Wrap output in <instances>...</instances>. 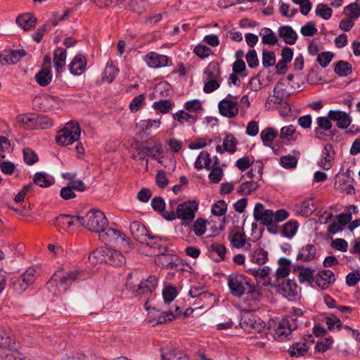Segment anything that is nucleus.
I'll return each mask as SVG.
<instances>
[{"label":"nucleus","mask_w":360,"mask_h":360,"mask_svg":"<svg viewBox=\"0 0 360 360\" xmlns=\"http://www.w3.org/2000/svg\"><path fill=\"white\" fill-rule=\"evenodd\" d=\"M195 167L198 169H201L204 167L207 170H210L213 167L208 152L202 151L200 153L195 160Z\"/></svg>","instance_id":"e433bc0d"},{"label":"nucleus","mask_w":360,"mask_h":360,"mask_svg":"<svg viewBox=\"0 0 360 360\" xmlns=\"http://www.w3.org/2000/svg\"><path fill=\"white\" fill-rule=\"evenodd\" d=\"M316 284L321 289L324 290L334 283L336 278L335 274L328 269H322L315 276Z\"/></svg>","instance_id":"f3484780"},{"label":"nucleus","mask_w":360,"mask_h":360,"mask_svg":"<svg viewBox=\"0 0 360 360\" xmlns=\"http://www.w3.org/2000/svg\"><path fill=\"white\" fill-rule=\"evenodd\" d=\"M15 22L24 31H28L35 27L37 18L32 13H26L20 15L16 18Z\"/></svg>","instance_id":"b1692460"},{"label":"nucleus","mask_w":360,"mask_h":360,"mask_svg":"<svg viewBox=\"0 0 360 360\" xmlns=\"http://www.w3.org/2000/svg\"><path fill=\"white\" fill-rule=\"evenodd\" d=\"M330 120L336 122V126L341 129H347L352 122V117L349 113L341 110H329Z\"/></svg>","instance_id":"6ab92c4d"},{"label":"nucleus","mask_w":360,"mask_h":360,"mask_svg":"<svg viewBox=\"0 0 360 360\" xmlns=\"http://www.w3.org/2000/svg\"><path fill=\"white\" fill-rule=\"evenodd\" d=\"M278 34L285 44L290 45L295 44L297 39L296 32L290 25L281 26L278 30Z\"/></svg>","instance_id":"a878e982"},{"label":"nucleus","mask_w":360,"mask_h":360,"mask_svg":"<svg viewBox=\"0 0 360 360\" xmlns=\"http://www.w3.org/2000/svg\"><path fill=\"white\" fill-rule=\"evenodd\" d=\"M78 219L82 227L98 234L103 232V229L106 228L108 224L105 214L99 210L91 209L86 214L85 217H81Z\"/></svg>","instance_id":"7ed1b4c3"},{"label":"nucleus","mask_w":360,"mask_h":360,"mask_svg":"<svg viewBox=\"0 0 360 360\" xmlns=\"http://www.w3.org/2000/svg\"><path fill=\"white\" fill-rule=\"evenodd\" d=\"M233 96L228 94L226 97L218 103V108L220 115L227 118H233L238 113V103L231 101L229 98Z\"/></svg>","instance_id":"4468645a"},{"label":"nucleus","mask_w":360,"mask_h":360,"mask_svg":"<svg viewBox=\"0 0 360 360\" xmlns=\"http://www.w3.org/2000/svg\"><path fill=\"white\" fill-rule=\"evenodd\" d=\"M278 136V133L272 128H266L260 133L261 139L265 146H269V143Z\"/></svg>","instance_id":"09e8293b"},{"label":"nucleus","mask_w":360,"mask_h":360,"mask_svg":"<svg viewBox=\"0 0 360 360\" xmlns=\"http://www.w3.org/2000/svg\"><path fill=\"white\" fill-rule=\"evenodd\" d=\"M67 58V51L62 48H58L54 51L53 64L57 73L63 71V66L65 64Z\"/></svg>","instance_id":"f704fd0d"},{"label":"nucleus","mask_w":360,"mask_h":360,"mask_svg":"<svg viewBox=\"0 0 360 360\" xmlns=\"http://www.w3.org/2000/svg\"><path fill=\"white\" fill-rule=\"evenodd\" d=\"M335 158V151L331 144H326L323 148L321 154L320 160L318 162L323 169H329L332 167L333 162Z\"/></svg>","instance_id":"a211bd4d"},{"label":"nucleus","mask_w":360,"mask_h":360,"mask_svg":"<svg viewBox=\"0 0 360 360\" xmlns=\"http://www.w3.org/2000/svg\"><path fill=\"white\" fill-rule=\"evenodd\" d=\"M278 267L276 271V279L278 280L287 277L290 273L291 262L285 257H281L278 262Z\"/></svg>","instance_id":"473e14b6"},{"label":"nucleus","mask_w":360,"mask_h":360,"mask_svg":"<svg viewBox=\"0 0 360 360\" xmlns=\"http://www.w3.org/2000/svg\"><path fill=\"white\" fill-rule=\"evenodd\" d=\"M259 35L262 38V42L264 44L275 45L278 42V39L275 33L269 27H263L260 30Z\"/></svg>","instance_id":"a19ab883"},{"label":"nucleus","mask_w":360,"mask_h":360,"mask_svg":"<svg viewBox=\"0 0 360 360\" xmlns=\"http://www.w3.org/2000/svg\"><path fill=\"white\" fill-rule=\"evenodd\" d=\"M16 123L20 127L26 129L37 128V115L32 113L20 115L16 117Z\"/></svg>","instance_id":"bb28decb"},{"label":"nucleus","mask_w":360,"mask_h":360,"mask_svg":"<svg viewBox=\"0 0 360 360\" xmlns=\"http://www.w3.org/2000/svg\"><path fill=\"white\" fill-rule=\"evenodd\" d=\"M80 134L81 129L78 123L70 121L58 132L56 141L58 144L66 146L77 141Z\"/></svg>","instance_id":"423d86ee"},{"label":"nucleus","mask_w":360,"mask_h":360,"mask_svg":"<svg viewBox=\"0 0 360 360\" xmlns=\"http://www.w3.org/2000/svg\"><path fill=\"white\" fill-rule=\"evenodd\" d=\"M39 274V268L31 266L28 268L20 276L12 282L13 289L19 294L25 291L28 287L33 284Z\"/></svg>","instance_id":"1a4fd4ad"},{"label":"nucleus","mask_w":360,"mask_h":360,"mask_svg":"<svg viewBox=\"0 0 360 360\" xmlns=\"http://www.w3.org/2000/svg\"><path fill=\"white\" fill-rule=\"evenodd\" d=\"M106 247H101L94 250L89 256V260L92 264L106 262L105 257Z\"/></svg>","instance_id":"37998d69"},{"label":"nucleus","mask_w":360,"mask_h":360,"mask_svg":"<svg viewBox=\"0 0 360 360\" xmlns=\"http://www.w3.org/2000/svg\"><path fill=\"white\" fill-rule=\"evenodd\" d=\"M239 325L248 333H261L266 328V323L257 314L248 311L240 312Z\"/></svg>","instance_id":"0eeeda50"},{"label":"nucleus","mask_w":360,"mask_h":360,"mask_svg":"<svg viewBox=\"0 0 360 360\" xmlns=\"http://www.w3.org/2000/svg\"><path fill=\"white\" fill-rule=\"evenodd\" d=\"M98 235L100 239L104 243H108L120 238H122L123 240H125V238L122 237L124 235L119 230L108 226L103 229V232H101Z\"/></svg>","instance_id":"72a5a7b5"},{"label":"nucleus","mask_w":360,"mask_h":360,"mask_svg":"<svg viewBox=\"0 0 360 360\" xmlns=\"http://www.w3.org/2000/svg\"><path fill=\"white\" fill-rule=\"evenodd\" d=\"M89 277L90 273L82 269L68 272L59 270L46 283V288L53 296H59L65 293L74 282H80Z\"/></svg>","instance_id":"f257e3e1"},{"label":"nucleus","mask_w":360,"mask_h":360,"mask_svg":"<svg viewBox=\"0 0 360 360\" xmlns=\"http://www.w3.org/2000/svg\"><path fill=\"white\" fill-rule=\"evenodd\" d=\"M280 163L283 168L292 169L297 166V159L293 155H285L281 158Z\"/></svg>","instance_id":"338daca9"},{"label":"nucleus","mask_w":360,"mask_h":360,"mask_svg":"<svg viewBox=\"0 0 360 360\" xmlns=\"http://www.w3.org/2000/svg\"><path fill=\"white\" fill-rule=\"evenodd\" d=\"M0 347L9 350L15 349V342L11 336L9 331L0 327Z\"/></svg>","instance_id":"c9c22d12"},{"label":"nucleus","mask_w":360,"mask_h":360,"mask_svg":"<svg viewBox=\"0 0 360 360\" xmlns=\"http://www.w3.org/2000/svg\"><path fill=\"white\" fill-rule=\"evenodd\" d=\"M158 278L155 276H150L147 279L138 283L134 281L131 274L127 276L126 288L136 295L150 294L158 285Z\"/></svg>","instance_id":"20e7f679"},{"label":"nucleus","mask_w":360,"mask_h":360,"mask_svg":"<svg viewBox=\"0 0 360 360\" xmlns=\"http://www.w3.org/2000/svg\"><path fill=\"white\" fill-rule=\"evenodd\" d=\"M145 61L152 68H159L168 65L169 58L155 52H150L146 56Z\"/></svg>","instance_id":"aec40b11"},{"label":"nucleus","mask_w":360,"mask_h":360,"mask_svg":"<svg viewBox=\"0 0 360 360\" xmlns=\"http://www.w3.org/2000/svg\"><path fill=\"white\" fill-rule=\"evenodd\" d=\"M163 152L162 145L160 142H157L153 147L140 146L137 148V155H134V158L138 157L139 160L146 162V169H148V157L158 160L161 163L162 161L159 159Z\"/></svg>","instance_id":"9b49d317"},{"label":"nucleus","mask_w":360,"mask_h":360,"mask_svg":"<svg viewBox=\"0 0 360 360\" xmlns=\"http://www.w3.org/2000/svg\"><path fill=\"white\" fill-rule=\"evenodd\" d=\"M286 84L284 79L278 81L274 86L273 98H269L265 103L266 108L270 109L276 104H280L286 98L290 96V93L286 89Z\"/></svg>","instance_id":"f8f14e48"},{"label":"nucleus","mask_w":360,"mask_h":360,"mask_svg":"<svg viewBox=\"0 0 360 360\" xmlns=\"http://www.w3.org/2000/svg\"><path fill=\"white\" fill-rule=\"evenodd\" d=\"M250 278L239 274H232L228 277V285L231 293L236 297L244 294L250 295L253 299L258 300L260 296L257 286L251 283Z\"/></svg>","instance_id":"f03ea898"},{"label":"nucleus","mask_w":360,"mask_h":360,"mask_svg":"<svg viewBox=\"0 0 360 360\" xmlns=\"http://www.w3.org/2000/svg\"><path fill=\"white\" fill-rule=\"evenodd\" d=\"M259 187L257 181H248L243 183L237 188V193L243 195H248L255 191Z\"/></svg>","instance_id":"c03bdc74"},{"label":"nucleus","mask_w":360,"mask_h":360,"mask_svg":"<svg viewBox=\"0 0 360 360\" xmlns=\"http://www.w3.org/2000/svg\"><path fill=\"white\" fill-rule=\"evenodd\" d=\"M155 263L162 268L173 269L177 266L178 257L168 252L167 247H163L155 257Z\"/></svg>","instance_id":"ddd939ff"},{"label":"nucleus","mask_w":360,"mask_h":360,"mask_svg":"<svg viewBox=\"0 0 360 360\" xmlns=\"http://www.w3.org/2000/svg\"><path fill=\"white\" fill-rule=\"evenodd\" d=\"M86 59L82 54L76 55L69 64V70L74 75H80L86 69Z\"/></svg>","instance_id":"393cba45"},{"label":"nucleus","mask_w":360,"mask_h":360,"mask_svg":"<svg viewBox=\"0 0 360 360\" xmlns=\"http://www.w3.org/2000/svg\"><path fill=\"white\" fill-rule=\"evenodd\" d=\"M106 263L113 266H121L126 262V259L122 253L117 250L106 247L105 250Z\"/></svg>","instance_id":"cd10ccee"},{"label":"nucleus","mask_w":360,"mask_h":360,"mask_svg":"<svg viewBox=\"0 0 360 360\" xmlns=\"http://www.w3.org/2000/svg\"><path fill=\"white\" fill-rule=\"evenodd\" d=\"M263 170V165L261 162H257L252 165L251 170L247 173V175L250 179H261Z\"/></svg>","instance_id":"680f3d73"},{"label":"nucleus","mask_w":360,"mask_h":360,"mask_svg":"<svg viewBox=\"0 0 360 360\" xmlns=\"http://www.w3.org/2000/svg\"><path fill=\"white\" fill-rule=\"evenodd\" d=\"M118 72L119 69L113 65L111 62H108L103 73V79H105L108 83H111Z\"/></svg>","instance_id":"de8ad7c7"},{"label":"nucleus","mask_w":360,"mask_h":360,"mask_svg":"<svg viewBox=\"0 0 360 360\" xmlns=\"http://www.w3.org/2000/svg\"><path fill=\"white\" fill-rule=\"evenodd\" d=\"M271 269L268 266H264L262 268H253L249 270L251 275H252L257 280L262 281V284L265 286H272L273 282H271L269 274Z\"/></svg>","instance_id":"5701e85b"},{"label":"nucleus","mask_w":360,"mask_h":360,"mask_svg":"<svg viewBox=\"0 0 360 360\" xmlns=\"http://www.w3.org/2000/svg\"><path fill=\"white\" fill-rule=\"evenodd\" d=\"M332 121H333V120H330V116L329 112H328L327 114V116L317 117V119H316L317 127H319L321 129H323V130L330 131V136H333L335 134V133H333L330 131V129L333 127V124L331 122Z\"/></svg>","instance_id":"8fccbe9b"},{"label":"nucleus","mask_w":360,"mask_h":360,"mask_svg":"<svg viewBox=\"0 0 360 360\" xmlns=\"http://www.w3.org/2000/svg\"><path fill=\"white\" fill-rule=\"evenodd\" d=\"M160 121L155 120H141L139 122L136 124L137 127H139L143 131H148L152 127L155 129H158L160 127Z\"/></svg>","instance_id":"774afa93"},{"label":"nucleus","mask_w":360,"mask_h":360,"mask_svg":"<svg viewBox=\"0 0 360 360\" xmlns=\"http://www.w3.org/2000/svg\"><path fill=\"white\" fill-rule=\"evenodd\" d=\"M268 260V252L262 248L257 249L252 254L251 261L259 265H262Z\"/></svg>","instance_id":"3c124183"},{"label":"nucleus","mask_w":360,"mask_h":360,"mask_svg":"<svg viewBox=\"0 0 360 360\" xmlns=\"http://www.w3.org/2000/svg\"><path fill=\"white\" fill-rule=\"evenodd\" d=\"M174 103L169 100H160L153 103V108L162 113H167L174 106Z\"/></svg>","instance_id":"864d4df0"},{"label":"nucleus","mask_w":360,"mask_h":360,"mask_svg":"<svg viewBox=\"0 0 360 360\" xmlns=\"http://www.w3.org/2000/svg\"><path fill=\"white\" fill-rule=\"evenodd\" d=\"M254 219L262 224L271 225L274 221V211L269 209L264 210L262 203H256L253 211Z\"/></svg>","instance_id":"2eb2a0df"},{"label":"nucleus","mask_w":360,"mask_h":360,"mask_svg":"<svg viewBox=\"0 0 360 360\" xmlns=\"http://www.w3.org/2000/svg\"><path fill=\"white\" fill-rule=\"evenodd\" d=\"M294 270H299V273L297 274L299 281L301 283L307 282L310 285H312L315 277L314 276V270L309 268V267H304L301 265H294Z\"/></svg>","instance_id":"7c9ffc66"},{"label":"nucleus","mask_w":360,"mask_h":360,"mask_svg":"<svg viewBox=\"0 0 360 360\" xmlns=\"http://www.w3.org/2000/svg\"><path fill=\"white\" fill-rule=\"evenodd\" d=\"M272 287L290 301L296 300L300 297L301 288L294 280L287 279L282 281L275 280L273 281Z\"/></svg>","instance_id":"6e6552de"},{"label":"nucleus","mask_w":360,"mask_h":360,"mask_svg":"<svg viewBox=\"0 0 360 360\" xmlns=\"http://www.w3.org/2000/svg\"><path fill=\"white\" fill-rule=\"evenodd\" d=\"M210 257L215 262H220L225 259L226 248L220 243H214L209 247Z\"/></svg>","instance_id":"c756f323"},{"label":"nucleus","mask_w":360,"mask_h":360,"mask_svg":"<svg viewBox=\"0 0 360 360\" xmlns=\"http://www.w3.org/2000/svg\"><path fill=\"white\" fill-rule=\"evenodd\" d=\"M302 323L293 316L283 317L279 321L274 330V339L280 342L289 340L292 332L297 328Z\"/></svg>","instance_id":"39448f33"},{"label":"nucleus","mask_w":360,"mask_h":360,"mask_svg":"<svg viewBox=\"0 0 360 360\" xmlns=\"http://www.w3.org/2000/svg\"><path fill=\"white\" fill-rule=\"evenodd\" d=\"M316 209L313 200L311 198L307 199L302 202L301 206V214L302 216L307 217L311 215Z\"/></svg>","instance_id":"052dcab7"},{"label":"nucleus","mask_w":360,"mask_h":360,"mask_svg":"<svg viewBox=\"0 0 360 360\" xmlns=\"http://www.w3.org/2000/svg\"><path fill=\"white\" fill-rule=\"evenodd\" d=\"M143 243H146L150 248L158 249V252L162 250V248L164 247L161 244L160 238L152 236L150 233L147 235V239H146Z\"/></svg>","instance_id":"0e129e2a"},{"label":"nucleus","mask_w":360,"mask_h":360,"mask_svg":"<svg viewBox=\"0 0 360 360\" xmlns=\"http://www.w3.org/2000/svg\"><path fill=\"white\" fill-rule=\"evenodd\" d=\"M231 244L236 248H243L246 243V236L244 233L236 232L230 238Z\"/></svg>","instance_id":"4d7b16f0"},{"label":"nucleus","mask_w":360,"mask_h":360,"mask_svg":"<svg viewBox=\"0 0 360 360\" xmlns=\"http://www.w3.org/2000/svg\"><path fill=\"white\" fill-rule=\"evenodd\" d=\"M198 208V203L195 201H186L177 206V218L182 220V225H189L195 218Z\"/></svg>","instance_id":"9d476101"},{"label":"nucleus","mask_w":360,"mask_h":360,"mask_svg":"<svg viewBox=\"0 0 360 360\" xmlns=\"http://www.w3.org/2000/svg\"><path fill=\"white\" fill-rule=\"evenodd\" d=\"M295 133V127L292 124H290L288 126H285L281 129L280 137L283 139H287L288 141L295 140L296 138L294 137V134Z\"/></svg>","instance_id":"e2e57ef3"},{"label":"nucleus","mask_w":360,"mask_h":360,"mask_svg":"<svg viewBox=\"0 0 360 360\" xmlns=\"http://www.w3.org/2000/svg\"><path fill=\"white\" fill-rule=\"evenodd\" d=\"M238 140L232 134L227 135L223 141V146L226 151L233 153L236 151V144Z\"/></svg>","instance_id":"5fc2aeb1"},{"label":"nucleus","mask_w":360,"mask_h":360,"mask_svg":"<svg viewBox=\"0 0 360 360\" xmlns=\"http://www.w3.org/2000/svg\"><path fill=\"white\" fill-rule=\"evenodd\" d=\"M332 13V8L324 4H319L315 9V14L324 20H329Z\"/></svg>","instance_id":"603ef678"},{"label":"nucleus","mask_w":360,"mask_h":360,"mask_svg":"<svg viewBox=\"0 0 360 360\" xmlns=\"http://www.w3.org/2000/svg\"><path fill=\"white\" fill-rule=\"evenodd\" d=\"M33 181L40 187L47 188L53 184L54 179L45 172H37L34 174Z\"/></svg>","instance_id":"58836bf2"},{"label":"nucleus","mask_w":360,"mask_h":360,"mask_svg":"<svg viewBox=\"0 0 360 360\" xmlns=\"http://www.w3.org/2000/svg\"><path fill=\"white\" fill-rule=\"evenodd\" d=\"M181 310L180 308L178 307H176V314H174L171 309L162 312L158 318L157 322L158 323H164L167 321H171L176 318V316L180 314Z\"/></svg>","instance_id":"6e6d98bb"},{"label":"nucleus","mask_w":360,"mask_h":360,"mask_svg":"<svg viewBox=\"0 0 360 360\" xmlns=\"http://www.w3.org/2000/svg\"><path fill=\"white\" fill-rule=\"evenodd\" d=\"M309 347L306 342H296L288 349V353L292 357H300L307 352Z\"/></svg>","instance_id":"79ce46f5"},{"label":"nucleus","mask_w":360,"mask_h":360,"mask_svg":"<svg viewBox=\"0 0 360 360\" xmlns=\"http://www.w3.org/2000/svg\"><path fill=\"white\" fill-rule=\"evenodd\" d=\"M316 249L311 244H307L303 246L297 255V259L304 262L313 260L316 257Z\"/></svg>","instance_id":"2f4dec72"},{"label":"nucleus","mask_w":360,"mask_h":360,"mask_svg":"<svg viewBox=\"0 0 360 360\" xmlns=\"http://www.w3.org/2000/svg\"><path fill=\"white\" fill-rule=\"evenodd\" d=\"M184 108L191 114H196L198 111L202 110V103L198 99H193L186 101L184 105Z\"/></svg>","instance_id":"bf43d9fd"},{"label":"nucleus","mask_w":360,"mask_h":360,"mask_svg":"<svg viewBox=\"0 0 360 360\" xmlns=\"http://www.w3.org/2000/svg\"><path fill=\"white\" fill-rule=\"evenodd\" d=\"M173 119L180 124L193 125L198 119L197 114H191L184 110H180L173 115Z\"/></svg>","instance_id":"c85d7f7f"},{"label":"nucleus","mask_w":360,"mask_h":360,"mask_svg":"<svg viewBox=\"0 0 360 360\" xmlns=\"http://www.w3.org/2000/svg\"><path fill=\"white\" fill-rule=\"evenodd\" d=\"M176 295V288L174 286H167L162 290V297L165 303L172 302Z\"/></svg>","instance_id":"69168bd1"},{"label":"nucleus","mask_w":360,"mask_h":360,"mask_svg":"<svg viewBox=\"0 0 360 360\" xmlns=\"http://www.w3.org/2000/svg\"><path fill=\"white\" fill-rule=\"evenodd\" d=\"M78 218H81V216L60 214L56 219L55 225L60 230L70 232L72 230V227L75 225L77 224L80 225V221Z\"/></svg>","instance_id":"dca6fc26"},{"label":"nucleus","mask_w":360,"mask_h":360,"mask_svg":"<svg viewBox=\"0 0 360 360\" xmlns=\"http://www.w3.org/2000/svg\"><path fill=\"white\" fill-rule=\"evenodd\" d=\"M344 12L347 13L350 18H358L360 16V3L356 1V2L349 4L345 7Z\"/></svg>","instance_id":"13d9d810"},{"label":"nucleus","mask_w":360,"mask_h":360,"mask_svg":"<svg viewBox=\"0 0 360 360\" xmlns=\"http://www.w3.org/2000/svg\"><path fill=\"white\" fill-rule=\"evenodd\" d=\"M298 229V222L295 220H290L283 226L282 233L288 238H292L297 233Z\"/></svg>","instance_id":"49530a36"},{"label":"nucleus","mask_w":360,"mask_h":360,"mask_svg":"<svg viewBox=\"0 0 360 360\" xmlns=\"http://www.w3.org/2000/svg\"><path fill=\"white\" fill-rule=\"evenodd\" d=\"M160 354L162 360H189L184 352L172 346H167L161 349Z\"/></svg>","instance_id":"412c9836"},{"label":"nucleus","mask_w":360,"mask_h":360,"mask_svg":"<svg viewBox=\"0 0 360 360\" xmlns=\"http://www.w3.org/2000/svg\"><path fill=\"white\" fill-rule=\"evenodd\" d=\"M334 72L340 77H347L352 73V67L349 63L340 60L335 64Z\"/></svg>","instance_id":"a18cd8bd"},{"label":"nucleus","mask_w":360,"mask_h":360,"mask_svg":"<svg viewBox=\"0 0 360 360\" xmlns=\"http://www.w3.org/2000/svg\"><path fill=\"white\" fill-rule=\"evenodd\" d=\"M204 79H217L220 77V68L218 63H210L207 67L204 70Z\"/></svg>","instance_id":"4c0bfd02"},{"label":"nucleus","mask_w":360,"mask_h":360,"mask_svg":"<svg viewBox=\"0 0 360 360\" xmlns=\"http://www.w3.org/2000/svg\"><path fill=\"white\" fill-rule=\"evenodd\" d=\"M35 79L39 86H47L52 80V74L51 70L47 68H43L35 75Z\"/></svg>","instance_id":"ea45409f"},{"label":"nucleus","mask_w":360,"mask_h":360,"mask_svg":"<svg viewBox=\"0 0 360 360\" xmlns=\"http://www.w3.org/2000/svg\"><path fill=\"white\" fill-rule=\"evenodd\" d=\"M130 232L134 239L139 242L144 243L147 239V235L149 233L146 226L139 221H134L130 224Z\"/></svg>","instance_id":"4be33fe9"}]
</instances>
